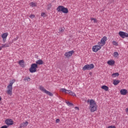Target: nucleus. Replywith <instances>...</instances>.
I'll list each match as a JSON object with an SVG mask.
<instances>
[{
	"instance_id": "72a5a7b5",
	"label": "nucleus",
	"mask_w": 128,
	"mask_h": 128,
	"mask_svg": "<svg viewBox=\"0 0 128 128\" xmlns=\"http://www.w3.org/2000/svg\"><path fill=\"white\" fill-rule=\"evenodd\" d=\"M71 96H76V94L72 92L70 93Z\"/></svg>"
},
{
	"instance_id": "dca6fc26",
	"label": "nucleus",
	"mask_w": 128,
	"mask_h": 128,
	"mask_svg": "<svg viewBox=\"0 0 128 128\" xmlns=\"http://www.w3.org/2000/svg\"><path fill=\"white\" fill-rule=\"evenodd\" d=\"M120 82V80H114L113 81V84H114V86H118Z\"/></svg>"
},
{
	"instance_id": "20e7f679",
	"label": "nucleus",
	"mask_w": 128,
	"mask_h": 128,
	"mask_svg": "<svg viewBox=\"0 0 128 128\" xmlns=\"http://www.w3.org/2000/svg\"><path fill=\"white\" fill-rule=\"evenodd\" d=\"M94 68V65L92 64H86L83 67L82 70H92V68Z\"/></svg>"
},
{
	"instance_id": "5701e85b",
	"label": "nucleus",
	"mask_w": 128,
	"mask_h": 128,
	"mask_svg": "<svg viewBox=\"0 0 128 128\" xmlns=\"http://www.w3.org/2000/svg\"><path fill=\"white\" fill-rule=\"evenodd\" d=\"M52 8V4H49L47 5V10H50Z\"/></svg>"
},
{
	"instance_id": "9d476101",
	"label": "nucleus",
	"mask_w": 128,
	"mask_h": 128,
	"mask_svg": "<svg viewBox=\"0 0 128 128\" xmlns=\"http://www.w3.org/2000/svg\"><path fill=\"white\" fill-rule=\"evenodd\" d=\"M74 50L69 51L67 52H66L64 56H66V58H70V56H72V54H74Z\"/></svg>"
},
{
	"instance_id": "4c0bfd02",
	"label": "nucleus",
	"mask_w": 128,
	"mask_h": 128,
	"mask_svg": "<svg viewBox=\"0 0 128 128\" xmlns=\"http://www.w3.org/2000/svg\"><path fill=\"white\" fill-rule=\"evenodd\" d=\"M75 108H76V110H80V108L78 106H76Z\"/></svg>"
},
{
	"instance_id": "f704fd0d",
	"label": "nucleus",
	"mask_w": 128,
	"mask_h": 128,
	"mask_svg": "<svg viewBox=\"0 0 128 128\" xmlns=\"http://www.w3.org/2000/svg\"><path fill=\"white\" fill-rule=\"evenodd\" d=\"M56 123L60 122V119H59V118L56 119Z\"/></svg>"
},
{
	"instance_id": "2f4dec72",
	"label": "nucleus",
	"mask_w": 128,
	"mask_h": 128,
	"mask_svg": "<svg viewBox=\"0 0 128 128\" xmlns=\"http://www.w3.org/2000/svg\"><path fill=\"white\" fill-rule=\"evenodd\" d=\"M108 128H116V126H110L108 127Z\"/></svg>"
},
{
	"instance_id": "c9c22d12",
	"label": "nucleus",
	"mask_w": 128,
	"mask_h": 128,
	"mask_svg": "<svg viewBox=\"0 0 128 128\" xmlns=\"http://www.w3.org/2000/svg\"><path fill=\"white\" fill-rule=\"evenodd\" d=\"M44 14H46L44 12H42V13L41 16H44Z\"/></svg>"
},
{
	"instance_id": "b1692460",
	"label": "nucleus",
	"mask_w": 128,
	"mask_h": 128,
	"mask_svg": "<svg viewBox=\"0 0 128 128\" xmlns=\"http://www.w3.org/2000/svg\"><path fill=\"white\" fill-rule=\"evenodd\" d=\"M60 90V92H65L66 94V93H68V92H68V90H66V89L64 88H61V89Z\"/></svg>"
},
{
	"instance_id": "393cba45",
	"label": "nucleus",
	"mask_w": 128,
	"mask_h": 128,
	"mask_svg": "<svg viewBox=\"0 0 128 128\" xmlns=\"http://www.w3.org/2000/svg\"><path fill=\"white\" fill-rule=\"evenodd\" d=\"M112 44L113 46H118V44L116 41H113L112 42Z\"/></svg>"
},
{
	"instance_id": "39448f33",
	"label": "nucleus",
	"mask_w": 128,
	"mask_h": 128,
	"mask_svg": "<svg viewBox=\"0 0 128 128\" xmlns=\"http://www.w3.org/2000/svg\"><path fill=\"white\" fill-rule=\"evenodd\" d=\"M38 64H32L31 65V67L30 68L29 70L30 72L32 74L34 72H36V68H38Z\"/></svg>"
},
{
	"instance_id": "cd10ccee",
	"label": "nucleus",
	"mask_w": 128,
	"mask_h": 128,
	"mask_svg": "<svg viewBox=\"0 0 128 128\" xmlns=\"http://www.w3.org/2000/svg\"><path fill=\"white\" fill-rule=\"evenodd\" d=\"M114 58H118V52H114Z\"/></svg>"
},
{
	"instance_id": "7c9ffc66",
	"label": "nucleus",
	"mask_w": 128,
	"mask_h": 128,
	"mask_svg": "<svg viewBox=\"0 0 128 128\" xmlns=\"http://www.w3.org/2000/svg\"><path fill=\"white\" fill-rule=\"evenodd\" d=\"M36 16H34V14H31L30 16V18H34Z\"/></svg>"
},
{
	"instance_id": "4be33fe9",
	"label": "nucleus",
	"mask_w": 128,
	"mask_h": 128,
	"mask_svg": "<svg viewBox=\"0 0 128 128\" xmlns=\"http://www.w3.org/2000/svg\"><path fill=\"white\" fill-rule=\"evenodd\" d=\"M90 20L92 22L93 21V22H94V24H96V22H98V20H96V18H91Z\"/></svg>"
},
{
	"instance_id": "0eeeda50",
	"label": "nucleus",
	"mask_w": 128,
	"mask_h": 128,
	"mask_svg": "<svg viewBox=\"0 0 128 128\" xmlns=\"http://www.w3.org/2000/svg\"><path fill=\"white\" fill-rule=\"evenodd\" d=\"M118 34L122 38H128V34L126 33V32L120 31L118 32Z\"/></svg>"
},
{
	"instance_id": "6ab92c4d",
	"label": "nucleus",
	"mask_w": 128,
	"mask_h": 128,
	"mask_svg": "<svg viewBox=\"0 0 128 128\" xmlns=\"http://www.w3.org/2000/svg\"><path fill=\"white\" fill-rule=\"evenodd\" d=\"M120 76V74L118 72H116L112 74V78H116V76Z\"/></svg>"
},
{
	"instance_id": "412c9836",
	"label": "nucleus",
	"mask_w": 128,
	"mask_h": 128,
	"mask_svg": "<svg viewBox=\"0 0 128 128\" xmlns=\"http://www.w3.org/2000/svg\"><path fill=\"white\" fill-rule=\"evenodd\" d=\"M58 30H59V32L60 34L62 33V32H64V28L60 27L58 28Z\"/></svg>"
},
{
	"instance_id": "ddd939ff",
	"label": "nucleus",
	"mask_w": 128,
	"mask_h": 128,
	"mask_svg": "<svg viewBox=\"0 0 128 128\" xmlns=\"http://www.w3.org/2000/svg\"><path fill=\"white\" fill-rule=\"evenodd\" d=\"M28 124V121L24 122L23 123L20 124L19 128H26V126Z\"/></svg>"
},
{
	"instance_id": "4468645a",
	"label": "nucleus",
	"mask_w": 128,
	"mask_h": 128,
	"mask_svg": "<svg viewBox=\"0 0 128 128\" xmlns=\"http://www.w3.org/2000/svg\"><path fill=\"white\" fill-rule=\"evenodd\" d=\"M106 36H104L100 40V44H102L104 45L106 44Z\"/></svg>"
},
{
	"instance_id": "58836bf2",
	"label": "nucleus",
	"mask_w": 128,
	"mask_h": 128,
	"mask_svg": "<svg viewBox=\"0 0 128 128\" xmlns=\"http://www.w3.org/2000/svg\"><path fill=\"white\" fill-rule=\"evenodd\" d=\"M4 48L2 47V46H0V50H2Z\"/></svg>"
},
{
	"instance_id": "f8f14e48",
	"label": "nucleus",
	"mask_w": 128,
	"mask_h": 128,
	"mask_svg": "<svg viewBox=\"0 0 128 128\" xmlns=\"http://www.w3.org/2000/svg\"><path fill=\"white\" fill-rule=\"evenodd\" d=\"M120 94H122V96H126V94H128V90L126 89H122L120 90Z\"/></svg>"
},
{
	"instance_id": "6e6552de",
	"label": "nucleus",
	"mask_w": 128,
	"mask_h": 128,
	"mask_svg": "<svg viewBox=\"0 0 128 128\" xmlns=\"http://www.w3.org/2000/svg\"><path fill=\"white\" fill-rule=\"evenodd\" d=\"M100 48H102V46L95 45L92 47V51L94 52H98Z\"/></svg>"
},
{
	"instance_id": "7ed1b4c3",
	"label": "nucleus",
	"mask_w": 128,
	"mask_h": 128,
	"mask_svg": "<svg viewBox=\"0 0 128 128\" xmlns=\"http://www.w3.org/2000/svg\"><path fill=\"white\" fill-rule=\"evenodd\" d=\"M14 82L16 80H12L10 82V84L7 86L8 90L7 91L8 94H9V96H12V84H14Z\"/></svg>"
},
{
	"instance_id": "aec40b11",
	"label": "nucleus",
	"mask_w": 128,
	"mask_h": 128,
	"mask_svg": "<svg viewBox=\"0 0 128 128\" xmlns=\"http://www.w3.org/2000/svg\"><path fill=\"white\" fill-rule=\"evenodd\" d=\"M102 88L106 90V92H108V88L106 86H102Z\"/></svg>"
},
{
	"instance_id": "473e14b6",
	"label": "nucleus",
	"mask_w": 128,
	"mask_h": 128,
	"mask_svg": "<svg viewBox=\"0 0 128 128\" xmlns=\"http://www.w3.org/2000/svg\"><path fill=\"white\" fill-rule=\"evenodd\" d=\"M66 92H68L67 94H71L72 90H67Z\"/></svg>"
},
{
	"instance_id": "a878e982",
	"label": "nucleus",
	"mask_w": 128,
	"mask_h": 128,
	"mask_svg": "<svg viewBox=\"0 0 128 128\" xmlns=\"http://www.w3.org/2000/svg\"><path fill=\"white\" fill-rule=\"evenodd\" d=\"M66 104H67L68 106H74V104L72 103H70V102L68 101H66Z\"/></svg>"
},
{
	"instance_id": "e433bc0d",
	"label": "nucleus",
	"mask_w": 128,
	"mask_h": 128,
	"mask_svg": "<svg viewBox=\"0 0 128 128\" xmlns=\"http://www.w3.org/2000/svg\"><path fill=\"white\" fill-rule=\"evenodd\" d=\"M1 128H8V126L5 125V126H4L2 127H1Z\"/></svg>"
},
{
	"instance_id": "a19ab883",
	"label": "nucleus",
	"mask_w": 128,
	"mask_h": 128,
	"mask_svg": "<svg viewBox=\"0 0 128 128\" xmlns=\"http://www.w3.org/2000/svg\"><path fill=\"white\" fill-rule=\"evenodd\" d=\"M98 44H99V46H100V42H99Z\"/></svg>"
},
{
	"instance_id": "c85d7f7f",
	"label": "nucleus",
	"mask_w": 128,
	"mask_h": 128,
	"mask_svg": "<svg viewBox=\"0 0 128 128\" xmlns=\"http://www.w3.org/2000/svg\"><path fill=\"white\" fill-rule=\"evenodd\" d=\"M8 46H10V45H8V44H3L2 46V48H8Z\"/></svg>"
},
{
	"instance_id": "9b49d317",
	"label": "nucleus",
	"mask_w": 128,
	"mask_h": 128,
	"mask_svg": "<svg viewBox=\"0 0 128 128\" xmlns=\"http://www.w3.org/2000/svg\"><path fill=\"white\" fill-rule=\"evenodd\" d=\"M8 33H4L2 35V38L3 40V42H6V38L8 37Z\"/></svg>"
},
{
	"instance_id": "c756f323",
	"label": "nucleus",
	"mask_w": 128,
	"mask_h": 128,
	"mask_svg": "<svg viewBox=\"0 0 128 128\" xmlns=\"http://www.w3.org/2000/svg\"><path fill=\"white\" fill-rule=\"evenodd\" d=\"M36 6V4H34V2H30V6Z\"/></svg>"
},
{
	"instance_id": "ea45409f",
	"label": "nucleus",
	"mask_w": 128,
	"mask_h": 128,
	"mask_svg": "<svg viewBox=\"0 0 128 128\" xmlns=\"http://www.w3.org/2000/svg\"><path fill=\"white\" fill-rule=\"evenodd\" d=\"M0 100H2V97H0Z\"/></svg>"
},
{
	"instance_id": "bb28decb",
	"label": "nucleus",
	"mask_w": 128,
	"mask_h": 128,
	"mask_svg": "<svg viewBox=\"0 0 128 128\" xmlns=\"http://www.w3.org/2000/svg\"><path fill=\"white\" fill-rule=\"evenodd\" d=\"M24 80H27V82H30V77H26L24 78Z\"/></svg>"
},
{
	"instance_id": "1a4fd4ad",
	"label": "nucleus",
	"mask_w": 128,
	"mask_h": 128,
	"mask_svg": "<svg viewBox=\"0 0 128 128\" xmlns=\"http://www.w3.org/2000/svg\"><path fill=\"white\" fill-rule=\"evenodd\" d=\"M5 124H7V126H12L14 124V121L12 119H7L5 120Z\"/></svg>"
},
{
	"instance_id": "2eb2a0df",
	"label": "nucleus",
	"mask_w": 128,
	"mask_h": 128,
	"mask_svg": "<svg viewBox=\"0 0 128 128\" xmlns=\"http://www.w3.org/2000/svg\"><path fill=\"white\" fill-rule=\"evenodd\" d=\"M18 64H20V66H22V68H24V60H19Z\"/></svg>"
},
{
	"instance_id": "a211bd4d",
	"label": "nucleus",
	"mask_w": 128,
	"mask_h": 128,
	"mask_svg": "<svg viewBox=\"0 0 128 128\" xmlns=\"http://www.w3.org/2000/svg\"><path fill=\"white\" fill-rule=\"evenodd\" d=\"M44 62L42 60H38L36 62V64H42Z\"/></svg>"
},
{
	"instance_id": "f257e3e1",
	"label": "nucleus",
	"mask_w": 128,
	"mask_h": 128,
	"mask_svg": "<svg viewBox=\"0 0 128 128\" xmlns=\"http://www.w3.org/2000/svg\"><path fill=\"white\" fill-rule=\"evenodd\" d=\"M87 104H90V110L91 112H94L98 110V106H96V103L93 100L88 99L86 101Z\"/></svg>"
},
{
	"instance_id": "f3484780",
	"label": "nucleus",
	"mask_w": 128,
	"mask_h": 128,
	"mask_svg": "<svg viewBox=\"0 0 128 128\" xmlns=\"http://www.w3.org/2000/svg\"><path fill=\"white\" fill-rule=\"evenodd\" d=\"M107 64H109V66H114V62L112 60H110L107 62Z\"/></svg>"
},
{
	"instance_id": "f03ea898",
	"label": "nucleus",
	"mask_w": 128,
	"mask_h": 128,
	"mask_svg": "<svg viewBox=\"0 0 128 128\" xmlns=\"http://www.w3.org/2000/svg\"><path fill=\"white\" fill-rule=\"evenodd\" d=\"M56 10L58 12H63V14H68V9L63 6H59L57 8Z\"/></svg>"
},
{
	"instance_id": "423d86ee",
	"label": "nucleus",
	"mask_w": 128,
	"mask_h": 128,
	"mask_svg": "<svg viewBox=\"0 0 128 128\" xmlns=\"http://www.w3.org/2000/svg\"><path fill=\"white\" fill-rule=\"evenodd\" d=\"M39 89L42 90V92H44V94H48V96H52L53 94L52 93L50 92L49 91L46 90L44 86H39Z\"/></svg>"
}]
</instances>
